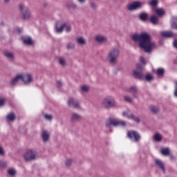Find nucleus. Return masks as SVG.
Returning a JSON list of instances; mask_svg holds the SVG:
<instances>
[{
    "label": "nucleus",
    "mask_w": 177,
    "mask_h": 177,
    "mask_svg": "<svg viewBox=\"0 0 177 177\" xmlns=\"http://www.w3.org/2000/svg\"><path fill=\"white\" fill-rule=\"evenodd\" d=\"M8 167V162L4 160H0V168H6Z\"/></svg>",
    "instance_id": "obj_36"
},
{
    "label": "nucleus",
    "mask_w": 177,
    "mask_h": 177,
    "mask_svg": "<svg viewBox=\"0 0 177 177\" xmlns=\"http://www.w3.org/2000/svg\"><path fill=\"white\" fill-rule=\"evenodd\" d=\"M19 10L24 20H30L31 19V11L24 4L20 3L19 5Z\"/></svg>",
    "instance_id": "obj_3"
},
{
    "label": "nucleus",
    "mask_w": 177,
    "mask_h": 177,
    "mask_svg": "<svg viewBox=\"0 0 177 177\" xmlns=\"http://www.w3.org/2000/svg\"><path fill=\"white\" fill-rule=\"evenodd\" d=\"M140 63H142V64H146V62H145V58H143V57H140Z\"/></svg>",
    "instance_id": "obj_49"
},
{
    "label": "nucleus",
    "mask_w": 177,
    "mask_h": 177,
    "mask_svg": "<svg viewBox=\"0 0 177 177\" xmlns=\"http://www.w3.org/2000/svg\"><path fill=\"white\" fill-rule=\"evenodd\" d=\"M71 120L73 122H77V121H81L82 120V116L77 113H72Z\"/></svg>",
    "instance_id": "obj_14"
},
{
    "label": "nucleus",
    "mask_w": 177,
    "mask_h": 177,
    "mask_svg": "<svg viewBox=\"0 0 177 177\" xmlns=\"http://www.w3.org/2000/svg\"><path fill=\"white\" fill-rule=\"evenodd\" d=\"M74 48H75V44H74V43L68 42L66 44V49H68V50H71V49H74Z\"/></svg>",
    "instance_id": "obj_34"
},
{
    "label": "nucleus",
    "mask_w": 177,
    "mask_h": 177,
    "mask_svg": "<svg viewBox=\"0 0 177 177\" xmlns=\"http://www.w3.org/2000/svg\"><path fill=\"white\" fill-rule=\"evenodd\" d=\"M38 153H37L36 151H34L32 149L28 150L24 157L25 161H34V160H37V155Z\"/></svg>",
    "instance_id": "obj_7"
},
{
    "label": "nucleus",
    "mask_w": 177,
    "mask_h": 177,
    "mask_svg": "<svg viewBox=\"0 0 177 177\" xmlns=\"http://www.w3.org/2000/svg\"><path fill=\"white\" fill-rule=\"evenodd\" d=\"M173 45L174 46V48H176V49H177V40H174Z\"/></svg>",
    "instance_id": "obj_52"
},
{
    "label": "nucleus",
    "mask_w": 177,
    "mask_h": 177,
    "mask_svg": "<svg viewBox=\"0 0 177 177\" xmlns=\"http://www.w3.org/2000/svg\"><path fill=\"white\" fill-rule=\"evenodd\" d=\"M21 80V75H17L14 79H12L10 82V85L12 86H15Z\"/></svg>",
    "instance_id": "obj_21"
},
{
    "label": "nucleus",
    "mask_w": 177,
    "mask_h": 177,
    "mask_svg": "<svg viewBox=\"0 0 177 177\" xmlns=\"http://www.w3.org/2000/svg\"><path fill=\"white\" fill-rule=\"evenodd\" d=\"M170 160H175V156L172 153H169Z\"/></svg>",
    "instance_id": "obj_53"
},
{
    "label": "nucleus",
    "mask_w": 177,
    "mask_h": 177,
    "mask_svg": "<svg viewBox=\"0 0 177 177\" xmlns=\"http://www.w3.org/2000/svg\"><path fill=\"white\" fill-rule=\"evenodd\" d=\"M6 103V99L5 98H1L0 99V107H2Z\"/></svg>",
    "instance_id": "obj_45"
},
{
    "label": "nucleus",
    "mask_w": 177,
    "mask_h": 177,
    "mask_svg": "<svg viewBox=\"0 0 177 177\" xmlns=\"http://www.w3.org/2000/svg\"><path fill=\"white\" fill-rule=\"evenodd\" d=\"M157 74L162 77L164 75V68H158L157 70Z\"/></svg>",
    "instance_id": "obj_38"
},
{
    "label": "nucleus",
    "mask_w": 177,
    "mask_h": 177,
    "mask_svg": "<svg viewBox=\"0 0 177 177\" xmlns=\"http://www.w3.org/2000/svg\"><path fill=\"white\" fill-rule=\"evenodd\" d=\"M4 56L9 60H13L15 59V54L10 52H6L4 53Z\"/></svg>",
    "instance_id": "obj_25"
},
{
    "label": "nucleus",
    "mask_w": 177,
    "mask_h": 177,
    "mask_svg": "<svg viewBox=\"0 0 177 177\" xmlns=\"http://www.w3.org/2000/svg\"><path fill=\"white\" fill-rule=\"evenodd\" d=\"M124 100H125V102H127V103H132V102H133V99L132 98V97L129 96V95H125L124 97Z\"/></svg>",
    "instance_id": "obj_35"
},
{
    "label": "nucleus",
    "mask_w": 177,
    "mask_h": 177,
    "mask_svg": "<svg viewBox=\"0 0 177 177\" xmlns=\"http://www.w3.org/2000/svg\"><path fill=\"white\" fill-rule=\"evenodd\" d=\"M162 37H163V38H176V34L171 31H165L162 32Z\"/></svg>",
    "instance_id": "obj_15"
},
{
    "label": "nucleus",
    "mask_w": 177,
    "mask_h": 177,
    "mask_svg": "<svg viewBox=\"0 0 177 177\" xmlns=\"http://www.w3.org/2000/svg\"><path fill=\"white\" fill-rule=\"evenodd\" d=\"M7 120H8V121H15V120H16V115L13 113H9L7 115Z\"/></svg>",
    "instance_id": "obj_30"
},
{
    "label": "nucleus",
    "mask_w": 177,
    "mask_h": 177,
    "mask_svg": "<svg viewBox=\"0 0 177 177\" xmlns=\"http://www.w3.org/2000/svg\"><path fill=\"white\" fill-rule=\"evenodd\" d=\"M161 153L163 156H169V154H171V151L169 150V148H165L162 149Z\"/></svg>",
    "instance_id": "obj_32"
},
{
    "label": "nucleus",
    "mask_w": 177,
    "mask_h": 177,
    "mask_svg": "<svg viewBox=\"0 0 177 177\" xmlns=\"http://www.w3.org/2000/svg\"><path fill=\"white\" fill-rule=\"evenodd\" d=\"M77 42L79 45H86V40L84 37H79L77 39Z\"/></svg>",
    "instance_id": "obj_28"
},
{
    "label": "nucleus",
    "mask_w": 177,
    "mask_h": 177,
    "mask_svg": "<svg viewBox=\"0 0 177 177\" xmlns=\"http://www.w3.org/2000/svg\"><path fill=\"white\" fill-rule=\"evenodd\" d=\"M4 2L6 3H9V2H10V0H4Z\"/></svg>",
    "instance_id": "obj_55"
},
{
    "label": "nucleus",
    "mask_w": 177,
    "mask_h": 177,
    "mask_svg": "<svg viewBox=\"0 0 177 177\" xmlns=\"http://www.w3.org/2000/svg\"><path fill=\"white\" fill-rule=\"evenodd\" d=\"M122 115L123 117H127V118H128V115H129L128 112H123Z\"/></svg>",
    "instance_id": "obj_50"
},
{
    "label": "nucleus",
    "mask_w": 177,
    "mask_h": 177,
    "mask_svg": "<svg viewBox=\"0 0 177 177\" xmlns=\"http://www.w3.org/2000/svg\"><path fill=\"white\" fill-rule=\"evenodd\" d=\"M143 6V3L140 1H134L133 3L130 5H127L128 10L132 12L133 10H137V9H140Z\"/></svg>",
    "instance_id": "obj_9"
},
{
    "label": "nucleus",
    "mask_w": 177,
    "mask_h": 177,
    "mask_svg": "<svg viewBox=\"0 0 177 177\" xmlns=\"http://www.w3.org/2000/svg\"><path fill=\"white\" fill-rule=\"evenodd\" d=\"M139 19L141 21H147V19H149V14L146 12H142L139 15Z\"/></svg>",
    "instance_id": "obj_23"
},
{
    "label": "nucleus",
    "mask_w": 177,
    "mask_h": 177,
    "mask_svg": "<svg viewBox=\"0 0 177 177\" xmlns=\"http://www.w3.org/2000/svg\"><path fill=\"white\" fill-rule=\"evenodd\" d=\"M127 138L131 142H135L136 143H138V142H140V139H142L140 133L136 131H129L127 132Z\"/></svg>",
    "instance_id": "obj_5"
},
{
    "label": "nucleus",
    "mask_w": 177,
    "mask_h": 177,
    "mask_svg": "<svg viewBox=\"0 0 177 177\" xmlns=\"http://www.w3.org/2000/svg\"><path fill=\"white\" fill-rule=\"evenodd\" d=\"M142 65H137V70L133 71V77L134 78H137L138 80H145V73L142 71Z\"/></svg>",
    "instance_id": "obj_8"
},
{
    "label": "nucleus",
    "mask_w": 177,
    "mask_h": 177,
    "mask_svg": "<svg viewBox=\"0 0 177 177\" xmlns=\"http://www.w3.org/2000/svg\"><path fill=\"white\" fill-rule=\"evenodd\" d=\"M68 107H73V109H81V104L80 102L73 98H69L68 100Z\"/></svg>",
    "instance_id": "obj_10"
},
{
    "label": "nucleus",
    "mask_w": 177,
    "mask_h": 177,
    "mask_svg": "<svg viewBox=\"0 0 177 177\" xmlns=\"http://www.w3.org/2000/svg\"><path fill=\"white\" fill-rule=\"evenodd\" d=\"M149 5L151 6H157L158 5V1L157 0H151L149 3Z\"/></svg>",
    "instance_id": "obj_37"
},
{
    "label": "nucleus",
    "mask_w": 177,
    "mask_h": 177,
    "mask_svg": "<svg viewBox=\"0 0 177 177\" xmlns=\"http://www.w3.org/2000/svg\"><path fill=\"white\" fill-rule=\"evenodd\" d=\"M1 26H5V24H4L3 22H2V23L1 24Z\"/></svg>",
    "instance_id": "obj_57"
},
{
    "label": "nucleus",
    "mask_w": 177,
    "mask_h": 177,
    "mask_svg": "<svg viewBox=\"0 0 177 177\" xmlns=\"http://www.w3.org/2000/svg\"><path fill=\"white\" fill-rule=\"evenodd\" d=\"M120 49L117 47L112 48L108 53V59L110 64H117L120 57Z\"/></svg>",
    "instance_id": "obj_2"
},
{
    "label": "nucleus",
    "mask_w": 177,
    "mask_h": 177,
    "mask_svg": "<svg viewBox=\"0 0 177 177\" xmlns=\"http://www.w3.org/2000/svg\"><path fill=\"white\" fill-rule=\"evenodd\" d=\"M156 13L158 16L161 17V16H164V15H165V11L162 8H157L156 10Z\"/></svg>",
    "instance_id": "obj_27"
},
{
    "label": "nucleus",
    "mask_w": 177,
    "mask_h": 177,
    "mask_svg": "<svg viewBox=\"0 0 177 177\" xmlns=\"http://www.w3.org/2000/svg\"><path fill=\"white\" fill-rule=\"evenodd\" d=\"M7 172L10 176H15V175L17 174L15 168L9 169Z\"/></svg>",
    "instance_id": "obj_29"
},
{
    "label": "nucleus",
    "mask_w": 177,
    "mask_h": 177,
    "mask_svg": "<svg viewBox=\"0 0 177 177\" xmlns=\"http://www.w3.org/2000/svg\"><path fill=\"white\" fill-rule=\"evenodd\" d=\"M155 162H156V165L159 167V168H160V169L162 170L163 172H165V167L164 166V162H162L161 160L156 159Z\"/></svg>",
    "instance_id": "obj_19"
},
{
    "label": "nucleus",
    "mask_w": 177,
    "mask_h": 177,
    "mask_svg": "<svg viewBox=\"0 0 177 177\" xmlns=\"http://www.w3.org/2000/svg\"><path fill=\"white\" fill-rule=\"evenodd\" d=\"M102 105L104 109L107 110H109V109H113L116 106L115 100L111 96H107L103 100Z\"/></svg>",
    "instance_id": "obj_4"
},
{
    "label": "nucleus",
    "mask_w": 177,
    "mask_h": 177,
    "mask_svg": "<svg viewBox=\"0 0 177 177\" xmlns=\"http://www.w3.org/2000/svg\"><path fill=\"white\" fill-rule=\"evenodd\" d=\"M81 89L82 91V92H88L89 91V86H83L81 87Z\"/></svg>",
    "instance_id": "obj_40"
},
{
    "label": "nucleus",
    "mask_w": 177,
    "mask_h": 177,
    "mask_svg": "<svg viewBox=\"0 0 177 177\" xmlns=\"http://www.w3.org/2000/svg\"><path fill=\"white\" fill-rule=\"evenodd\" d=\"M21 80L25 84V85H28V84L32 82V76L30 74L21 75Z\"/></svg>",
    "instance_id": "obj_13"
},
{
    "label": "nucleus",
    "mask_w": 177,
    "mask_h": 177,
    "mask_svg": "<svg viewBox=\"0 0 177 177\" xmlns=\"http://www.w3.org/2000/svg\"><path fill=\"white\" fill-rule=\"evenodd\" d=\"M68 8H71V9H77V5L74 3L68 4Z\"/></svg>",
    "instance_id": "obj_46"
},
{
    "label": "nucleus",
    "mask_w": 177,
    "mask_h": 177,
    "mask_svg": "<svg viewBox=\"0 0 177 177\" xmlns=\"http://www.w3.org/2000/svg\"><path fill=\"white\" fill-rule=\"evenodd\" d=\"M0 156H5V149L1 146H0Z\"/></svg>",
    "instance_id": "obj_47"
},
{
    "label": "nucleus",
    "mask_w": 177,
    "mask_h": 177,
    "mask_svg": "<svg viewBox=\"0 0 177 177\" xmlns=\"http://www.w3.org/2000/svg\"><path fill=\"white\" fill-rule=\"evenodd\" d=\"M41 138L44 142H49V138H50V134H49L47 131H44L41 134Z\"/></svg>",
    "instance_id": "obj_18"
},
{
    "label": "nucleus",
    "mask_w": 177,
    "mask_h": 177,
    "mask_svg": "<svg viewBox=\"0 0 177 177\" xmlns=\"http://www.w3.org/2000/svg\"><path fill=\"white\" fill-rule=\"evenodd\" d=\"M65 24H66V26H65L66 32H70V31H71V26H70V24H68L66 22H65Z\"/></svg>",
    "instance_id": "obj_42"
},
{
    "label": "nucleus",
    "mask_w": 177,
    "mask_h": 177,
    "mask_svg": "<svg viewBox=\"0 0 177 177\" xmlns=\"http://www.w3.org/2000/svg\"><path fill=\"white\" fill-rule=\"evenodd\" d=\"M21 39L23 41V43L24 44V45L30 46V45H32V44H34L31 37H22L21 38Z\"/></svg>",
    "instance_id": "obj_16"
},
{
    "label": "nucleus",
    "mask_w": 177,
    "mask_h": 177,
    "mask_svg": "<svg viewBox=\"0 0 177 177\" xmlns=\"http://www.w3.org/2000/svg\"><path fill=\"white\" fill-rule=\"evenodd\" d=\"M66 24H60V21H57L55 28L56 32H57L58 34H62V32H63V30H64V28H66Z\"/></svg>",
    "instance_id": "obj_12"
},
{
    "label": "nucleus",
    "mask_w": 177,
    "mask_h": 177,
    "mask_svg": "<svg viewBox=\"0 0 177 177\" xmlns=\"http://www.w3.org/2000/svg\"><path fill=\"white\" fill-rule=\"evenodd\" d=\"M78 2H80V3H84V2H85V0H77Z\"/></svg>",
    "instance_id": "obj_54"
},
{
    "label": "nucleus",
    "mask_w": 177,
    "mask_h": 177,
    "mask_svg": "<svg viewBox=\"0 0 177 177\" xmlns=\"http://www.w3.org/2000/svg\"><path fill=\"white\" fill-rule=\"evenodd\" d=\"M127 92H129V93H131L133 97H134L135 99H138V97H139V95H138V86H130L127 89Z\"/></svg>",
    "instance_id": "obj_11"
},
{
    "label": "nucleus",
    "mask_w": 177,
    "mask_h": 177,
    "mask_svg": "<svg viewBox=\"0 0 177 177\" xmlns=\"http://www.w3.org/2000/svg\"><path fill=\"white\" fill-rule=\"evenodd\" d=\"M150 21L153 26H157V24H158V17L152 15L150 18Z\"/></svg>",
    "instance_id": "obj_24"
},
{
    "label": "nucleus",
    "mask_w": 177,
    "mask_h": 177,
    "mask_svg": "<svg viewBox=\"0 0 177 177\" xmlns=\"http://www.w3.org/2000/svg\"><path fill=\"white\" fill-rule=\"evenodd\" d=\"M174 96L177 97V82H176V89L174 91Z\"/></svg>",
    "instance_id": "obj_51"
},
{
    "label": "nucleus",
    "mask_w": 177,
    "mask_h": 177,
    "mask_svg": "<svg viewBox=\"0 0 177 177\" xmlns=\"http://www.w3.org/2000/svg\"><path fill=\"white\" fill-rule=\"evenodd\" d=\"M73 164V160L72 159H67L66 161L65 162V165L66 167H70Z\"/></svg>",
    "instance_id": "obj_41"
},
{
    "label": "nucleus",
    "mask_w": 177,
    "mask_h": 177,
    "mask_svg": "<svg viewBox=\"0 0 177 177\" xmlns=\"http://www.w3.org/2000/svg\"><path fill=\"white\" fill-rule=\"evenodd\" d=\"M95 41L98 42V44H104V42H107V37L102 35H97L95 37Z\"/></svg>",
    "instance_id": "obj_17"
},
{
    "label": "nucleus",
    "mask_w": 177,
    "mask_h": 177,
    "mask_svg": "<svg viewBox=\"0 0 177 177\" xmlns=\"http://www.w3.org/2000/svg\"><path fill=\"white\" fill-rule=\"evenodd\" d=\"M153 139L156 142H161V140H162V136L160 133H156L154 135Z\"/></svg>",
    "instance_id": "obj_31"
},
{
    "label": "nucleus",
    "mask_w": 177,
    "mask_h": 177,
    "mask_svg": "<svg viewBox=\"0 0 177 177\" xmlns=\"http://www.w3.org/2000/svg\"><path fill=\"white\" fill-rule=\"evenodd\" d=\"M57 88H62V82L60 80L57 81Z\"/></svg>",
    "instance_id": "obj_48"
},
{
    "label": "nucleus",
    "mask_w": 177,
    "mask_h": 177,
    "mask_svg": "<svg viewBox=\"0 0 177 177\" xmlns=\"http://www.w3.org/2000/svg\"><path fill=\"white\" fill-rule=\"evenodd\" d=\"M17 30L18 32H21V30L20 28H17Z\"/></svg>",
    "instance_id": "obj_56"
},
{
    "label": "nucleus",
    "mask_w": 177,
    "mask_h": 177,
    "mask_svg": "<svg viewBox=\"0 0 177 177\" xmlns=\"http://www.w3.org/2000/svg\"><path fill=\"white\" fill-rule=\"evenodd\" d=\"M171 26L172 28H175V30H177V18L174 17L171 18Z\"/></svg>",
    "instance_id": "obj_26"
},
{
    "label": "nucleus",
    "mask_w": 177,
    "mask_h": 177,
    "mask_svg": "<svg viewBox=\"0 0 177 177\" xmlns=\"http://www.w3.org/2000/svg\"><path fill=\"white\" fill-rule=\"evenodd\" d=\"M90 6H91V9H93V10H95V9H97V6L94 2H91Z\"/></svg>",
    "instance_id": "obj_43"
},
{
    "label": "nucleus",
    "mask_w": 177,
    "mask_h": 177,
    "mask_svg": "<svg viewBox=\"0 0 177 177\" xmlns=\"http://www.w3.org/2000/svg\"><path fill=\"white\" fill-rule=\"evenodd\" d=\"M149 110L153 114H158V113H160V108L154 105L149 106Z\"/></svg>",
    "instance_id": "obj_22"
},
{
    "label": "nucleus",
    "mask_w": 177,
    "mask_h": 177,
    "mask_svg": "<svg viewBox=\"0 0 177 177\" xmlns=\"http://www.w3.org/2000/svg\"><path fill=\"white\" fill-rule=\"evenodd\" d=\"M45 118L46 120H48V121H52V120H53V116L52 115L46 114Z\"/></svg>",
    "instance_id": "obj_44"
},
{
    "label": "nucleus",
    "mask_w": 177,
    "mask_h": 177,
    "mask_svg": "<svg viewBox=\"0 0 177 177\" xmlns=\"http://www.w3.org/2000/svg\"><path fill=\"white\" fill-rule=\"evenodd\" d=\"M153 77L152 74L148 73L145 76L144 80H146L148 82H150L151 81H153Z\"/></svg>",
    "instance_id": "obj_33"
},
{
    "label": "nucleus",
    "mask_w": 177,
    "mask_h": 177,
    "mask_svg": "<svg viewBox=\"0 0 177 177\" xmlns=\"http://www.w3.org/2000/svg\"><path fill=\"white\" fill-rule=\"evenodd\" d=\"M59 64L61 66H66V60L63 58H59Z\"/></svg>",
    "instance_id": "obj_39"
},
{
    "label": "nucleus",
    "mask_w": 177,
    "mask_h": 177,
    "mask_svg": "<svg viewBox=\"0 0 177 177\" xmlns=\"http://www.w3.org/2000/svg\"><path fill=\"white\" fill-rule=\"evenodd\" d=\"M111 125H113V127H125V125H127V123L123 120H118L117 119L109 118L106 121V127H108V128H110Z\"/></svg>",
    "instance_id": "obj_6"
},
{
    "label": "nucleus",
    "mask_w": 177,
    "mask_h": 177,
    "mask_svg": "<svg viewBox=\"0 0 177 177\" xmlns=\"http://www.w3.org/2000/svg\"><path fill=\"white\" fill-rule=\"evenodd\" d=\"M127 118L129 120H133L135 122H137V124H139V122H140V118H139V117L138 116H135V115L133 113H131L130 115H128Z\"/></svg>",
    "instance_id": "obj_20"
},
{
    "label": "nucleus",
    "mask_w": 177,
    "mask_h": 177,
    "mask_svg": "<svg viewBox=\"0 0 177 177\" xmlns=\"http://www.w3.org/2000/svg\"><path fill=\"white\" fill-rule=\"evenodd\" d=\"M131 39L134 42H139L140 48L143 49L145 53H151L153 48L156 46V43L151 41V36L146 32H142L140 35H133Z\"/></svg>",
    "instance_id": "obj_1"
}]
</instances>
